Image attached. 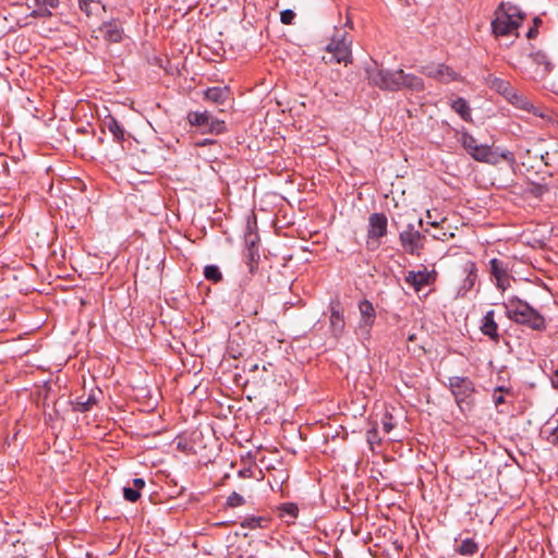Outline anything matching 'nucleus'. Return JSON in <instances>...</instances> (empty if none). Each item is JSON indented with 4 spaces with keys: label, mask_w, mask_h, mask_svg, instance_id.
Here are the masks:
<instances>
[{
    "label": "nucleus",
    "mask_w": 558,
    "mask_h": 558,
    "mask_svg": "<svg viewBox=\"0 0 558 558\" xmlns=\"http://www.w3.org/2000/svg\"><path fill=\"white\" fill-rule=\"evenodd\" d=\"M368 81L369 84L381 90H409L412 93H422L425 90V83L421 76L407 73L402 69H379L368 74Z\"/></svg>",
    "instance_id": "1"
},
{
    "label": "nucleus",
    "mask_w": 558,
    "mask_h": 558,
    "mask_svg": "<svg viewBox=\"0 0 558 558\" xmlns=\"http://www.w3.org/2000/svg\"><path fill=\"white\" fill-rule=\"evenodd\" d=\"M502 306L505 307L507 318L515 325L538 333H543L547 330L548 324L545 316L525 300L512 295L502 303Z\"/></svg>",
    "instance_id": "2"
},
{
    "label": "nucleus",
    "mask_w": 558,
    "mask_h": 558,
    "mask_svg": "<svg viewBox=\"0 0 558 558\" xmlns=\"http://www.w3.org/2000/svg\"><path fill=\"white\" fill-rule=\"evenodd\" d=\"M459 410L470 412L474 409L475 395L477 393L475 383L468 376H451L447 385Z\"/></svg>",
    "instance_id": "3"
},
{
    "label": "nucleus",
    "mask_w": 558,
    "mask_h": 558,
    "mask_svg": "<svg viewBox=\"0 0 558 558\" xmlns=\"http://www.w3.org/2000/svg\"><path fill=\"white\" fill-rule=\"evenodd\" d=\"M186 121L201 134L220 135L228 131L226 122L214 117L207 110L189 111Z\"/></svg>",
    "instance_id": "4"
},
{
    "label": "nucleus",
    "mask_w": 558,
    "mask_h": 558,
    "mask_svg": "<svg viewBox=\"0 0 558 558\" xmlns=\"http://www.w3.org/2000/svg\"><path fill=\"white\" fill-rule=\"evenodd\" d=\"M352 38L343 29H336L329 44L326 46V51L331 53L329 62L344 63L348 65L353 62L352 57ZM328 63V61H326Z\"/></svg>",
    "instance_id": "5"
},
{
    "label": "nucleus",
    "mask_w": 558,
    "mask_h": 558,
    "mask_svg": "<svg viewBox=\"0 0 558 558\" xmlns=\"http://www.w3.org/2000/svg\"><path fill=\"white\" fill-rule=\"evenodd\" d=\"M474 160L486 162L490 165H497L501 159L508 163L515 162V156L510 150H500L498 147L493 148L486 144H477L473 146L470 153H468Z\"/></svg>",
    "instance_id": "6"
},
{
    "label": "nucleus",
    "mask_w": 558,
    "mask_h": 558,
    "mask_svg": "<svg viewBox=\"0 0 558 558\" xmlns=\"http://www.w3.org/2000/svg\"><path fill=\"white\" fill-rule=\"evenodd\" d=\"M328 311L330 336L337 341H339L343 337L347 328V322L344 316L345 311L339 296L330 299L328 304Z\"/></svg>",
    "instance_id": "7"
},
{
    "label": "nucleus",
    "mask_w": 558,
    "mask_h": 558,
    "mask_svg": "<svg viewBox=\"0 0 558 558\" xmlns=\"http://www.w3.org/2000/svg\"><path fill=\"white\" fill-rule=\"evenodd\" d=\"M399 241L404 252L412 256H420L425 247L426 236L415 229L413 223L399 233Z\"/></svg>",
    "instance_id": "8"
},
{
    "label": "nucleus",
    "mask_w": 558,
    "mask_h": 558,
    "mask_svg": "<svg viewBox=\"0 0 558 558\" xmlns=\"http://www.w3.org/2000/svg\"><path fill=\"white\" fill-rule=\"evenodd\" d=\"M531 46L529 58L532 64L535 65L533 71H529V75L534 81H541L547 77L554 69V64L549 61L548 56L543 50H534V46Z\"/></svg>",
    "instance_id": "9"
},
{
    "label": "nucleus",
    "mask_w": 558,
    "mask_h": 558,
    "mask_svg": "<svg viewBox=\"0 0 558 558\" xmlns=\"http://www.w3.org/2000/svg\"><path fill=\"white\" fill-rule=\"evenodd\" d=\"M388 232V218L384 213H373L368 217V227H367V239L368 244L373 242H377V246L379 245V240L387 235Z\"/></svg>",
    "instance_id": "10"
},
{
    "label": "nucleus",
    "mask_w": 558,
    "mask_h": 558,
    "mask_svg": "<svg viewBox=\"0 0 558 558\" xmlns=\"http://www.w3.org/2000/svg\"><path fill=\"white\" fill-rule=\"evenodd\" d=\"M357 308L360 312V320L357 327L367 338H369L372 328L374 327L377 317L376 310L373 303L365 298L359 301Z\"/></svg>",
    "instance_id": "11"
},
{
    "label": "nucleus",
    "mask_w": 558,
    "mask_h": 558,
    "mask_svg": "<svg viewBox=\"0 0 558 558\" xmlns=\"http://www.w3.org/2000/svg\"><path fill=\"white\" fill-rule=\"evenodd\" d=\"M489 274L495 280L497 289L501 292H505L510 287L512 277L509 274V267L505 262L498 258H492L489 260Z\"/></svg>",
    "instance_id": "12"
},
{
    "label": "nucleus",
    "mask_w": 558,
    "mask_h": 558,
    "mask_svg": "<svg viewBox=\"0 0 558 558\" xmlns=\"http://www.w3.org/2000/svg\"><path fill=\"white\" fill-rule=\"evenodd\" d=\"M99 32L102 38L111 44H119L123 40L124 28L120 19H111L105 21L99 26Z\"/></svg>",
    "instance_id": "13"
},
{
    "label": "nucleus",
    "mask_w": 558,
    "mask_h": 558,
    "mask_svg": "<svg viewBox=\"0 0 558 558\" xmlns=\"http://www.w3.org/2000/svg\"><path fill=\"white\" fill-rule=\"evenodd\" d=\"M481 332L486 336L490 341L498 343L500 341L499 326L495 319V311L489 310L481 319Z\"/></svg>",
    "instance_id": "14"
},
{
    "label": "nucleus",
    "mask_w": 558,
    "mask_h": 558,
    "mask_svg": "<svg viewBox=\"0 0 558 558\" xmlns=\"http://www.w3.org/2000/svg\"><path fill=\"white\" fill-rule=\"evenodd\" d=\"M241 311L246 317L256 316L263 308L262 295L254 296L252 293H242L240 298Z\"/></svg>",
    "instance_id": "15"
},
{
    "label": "nucleus",
    "mask_w": 558,
    "mask_h": 558,
    "mask_svg": "<svg viewBox=\"0 0 558 558\" xmlns=\"http://www.w3.org/2000/svg\"><path fill=\"white\" fill-rule=\"evenodd\" d=\"M428 77H432L439 83L448 84L460 80V75L449 65L439 63L436 69L425 73Z\"/></svg>",
    "instance_id": "16"
},
{
    "label": "nucleus",
    "mask_w": 558,
    "mask_h": 558,
    "mask_svg": "<svg viewBox=\"0 0 558 558\" xmlns=\"http://www.w3.org/2000/svg\"><path fill=\"white\" fill-rule=\"evenodd\" d=\"M231 96L229 86H213L203 92L204 100L215 105L225 104Z\"/></svg>",
    "instance_id": "17"
},
{
    "label": "nucleus",
    "mask_w": 558,
    "mask_h": 558,
    "mask_svg": "<svg viewBox=\"0 0 558 558\" xmlns=\"http://www.w3.org/2000/svg\"><path fill=\"white\" fill-rule=\"evenodd\" d=\"M486 84L488 87L499 95L504 96L505 99L510 95V93L514 89L509 81H506L500 77H496L489 74L486 78Z\"/></svg>",
    "instance_id": "18"
},
{
    "label": "nucleus",
    "mask_w": 558,
    "mask_h": 558,
    "mask_svg": "<svg viewBox=\"0 0 558 558\" xmlns=\"http://www.w3.org/2000/svg\"><path fill=\"white\" fill-rule=\"evenodd\" d=\"M495 13L501 14L506 19L518 17L521 21H524L526 17V13L521 11L518 5L512 4L511 2H500Z\"/></svg>",
    "instance_id": "19"
},
{
    "label": "nucleus",
    "mask_w": 558,
    "mask_h": 558,
    "mask_svg": "<svg viewBox=\"0 0 558 558\" xmlns=\"http://www.w3.org/2000/svg\"><path fill=\"white\" fill-rule=\"evenodd\" d=\"M98 403V398L96 397L95 392L92 391L87 398H84V396H80L76 398L74 402H72L73 411L80 412V413H86L90 411L94 405Z\"/></svg>",
    "instance_id": "20"
},
{
    "label": "nucleus",
    "mask_w": 558,
    "mask_h": 558,
    "mask_svg": "<svg viewBox=\"0 0 558 558\" xmlns=\"http://www.w3.org/2000/svg\"><path fill=\"white\" fill-rule=\"evenodd\" d=\"M464 272L466 274L463 283L461 286V290L468 292L473 289L476 279H477V267L476 263L473 260H469L464 265Z\"/></svg>",
    "instance_id": "21"
},
{
    "label": "nucleus",
    "mask_w": 558,
    "mask_h": 558,
    "mask_svg": "<svg viewBox=\"0 0 558 558\" xmlns=\"http://www.w3.org/2000/svg\"><path fill=\"white\" fill-rule=\"evenodd\" d=\"M104 125L109 130V132L113 135L117 142H124V128L113 116L108 114L107 117H105Z\"/></svg>",
    "instance_id": "22"
},
{
    "label": "nucleus",
    "mask_w": 558,
    "mask_h": 558,
    "mask_svg": "<svg viewBox=\"0 0 558 558\" xmlns=\"http://www.w3.org/2000/svg\"><path fill=\"white\" fill-rule=\"evenodd\" d=\"M506 396H514L513 389L511 387L497 386L494 388L492 397L499 413H505V410L501 409V405L506 404Z\"/></svg>",
    "instance_id": "23"
},
{
    "label": "nucleus",
    "mask_w": 558,
    "mask_h": 558,
    "mask_svg": "<svg viewBox=\"0 0 558 558\" xmlns=\"http://www.w3.org/2000/svg\"><path fill=\"white\" fill-rule=\"evenodd\" d=\"M480 546L474 538L468 537L456 545L454 551L464 557H473L478 553Z\"/></svg>",
    "instance_id": "24"
},
{
    "label": "nucleus",
    "mask_w": 558,
    "mask_h": 558,
    "mask_svg": "<svg viewBox=\"0 0 558 558\" xmlns=\"http://www.w3.org/2000/svg\"><path fill=\"white\" fill-rule=\"evenodd\" d=\"M404 281L411 286L415 292H420L424 287L428 286L427 277L423 275V271L410 270L404 277Z\"/></svg>",
    "instance_id": "25"
},
{
    "label": "nucleus",
    "mask_w": 558,
    "mask_h": 558,
    "mask_svg": "<svg viewBox=\"0 0 558 558\" xmlns=\"http://www.w3.org/2000/svg\"><path fill=\"white\" fill-rule=\"evenodd\" d=\"M278 512L288 524H293L299 514V507L294 502H283L278 507Z\"/></svg>",
    "instance_id": "26"
},
{
    "label": "nucleus",
    "mask_w": 558,
    "mask_h": 558,
    "mask_svg": "<svg viewBox=\"0 0 558 558\" xmlns=\"http://www.w3.org/2000/svg\"><path fill=\"white\" fill-rule=\"evenodd\" d=\"M451 109L457 112L465 122L472 121L471 108L463 97H458L451 102Z\"/></svg>",
    "instance_id": "27"
},
{
    "label": "nucleus",
    "mask_w": 558,
    "mask_h": 558,
    "mask_svg": "<svg viewBox=\"0 0 558 558\" xmlns=\"http://www.w3.org/2000/svg\"><path fill=\"white\" fill-rule=\"evenodd\" d=\"M269 521L268 518L263 515H247L240 522V525L250 530L265 529Z\"/></svg>",
    "instance_id": "28"
},
{
    "label": "nucleus",
    "mask_w": 558,
    "mask_h": 558,
    "mask_svg": "<svg viewBox=\"0 0 558 558\" xmlns=\"http://www.w3.org/2000/svg\"><path fill=\"white\" fill-rule=\"evenodd\" d=\"M506 99L515 108L525 110L527 112L531 110V108H533V104L524 95L520 94L515 88Z\"/></svg>",
    "instance_id": "29"
},
{
    "label": "nucleus",
    "mask_w": 558,
    "mask_h": 558,
    "mask_svg": "<svg viewBox=\"0 0 558 558\" xmlns=\"http://www.w3.org/2000/svg\"><path fill=\"white\" fill-rule=\"evenodd\" d=\"M256 218H253V221L247 220L246 232L244 236V241L246 244V250L257 247L256 243L259 241L258 233L256 232Z\"/></svg>",
    "instance_id": "30"
},
{
    "label": "nucleus",
    "mask_w": 558,
    "mask_h": 558,
    "mask_svg": "<svg viewBox=\"0 0 558 558\" xmlns=\"http://www.w3.org/2000/svg\"><path fill=\"white\" fill-rule=\"evenodd\" d=\"M511 28L508 25V19L497 16L492 21V33L496 37L508 36L511 33Z\"/></svg>",
    "instance_id": "31"
},
{
    "label": "nucleus",
    "mask_w": 558,
    "mask_h": 558,
    "mask_svg": "<svg viewBox=\"0 0 558 558\" xmlns=\"http://www.w3.org/2000/svg\"><path fill=\"white\" fill-rule=\"evenodd\" d=\"M529 112L534 114L535 117L542 118L547 124H556V123H558V116H556L549 109L542 108V107H535L533 105V108H531V110Z\"/></svg>",
    "instance_id": "32"
},
{
    "label": "nucleus",
    "mask_w": 558,
    "mask_h": 558,
    "mask_svg": "<svg viewBox=\"0 0 558 558\" xmlns=\"http://www.w3.org/2000/svg\"><path fill=\"white\" fill-rule=\"evenodd\" d=\"M203 274L207 281L215 284L220 283L223 280L222 272L217 265H206Z\"/></svg>",
    "instance_id": "33"
},
{
    "label": "nucleus",
    "mask_w": 558,
    "mask_h": 558,
    "mask_svg": "<svg viewBox=\"0 0 558 558\" xmlns=\"http://www.w3.org/2000/svg\"><path fill=\"white\" fill-rule=\"evenodd\" d=\"M105 9L100 0H78V8L88 17L95 14L99 8Z\"/></svg>",
    "instance_id": "34"
},
{
    "label": "nucleus",
    "mask_w": 558,
    "mask_h": 558,
    "mask_svg": "<svg viewBox=\"0 0 558 558\" xmlns=\"http://www.w3.org/2000/svg\"><path fill=\"white\" fill-rule=\"evenodd\" d=\"M548 191L549 189L546 184L530 182L527 187L524 190V194L541 199Z\"/></svg>",
    "instance_id": "35"
},
{
    "label": "nucleus",
    "mask_w": 558,
    "mask_h": 558,
    "mask_svg": "<svg viewBox=\"0 0 558 558\" xmlns=\"http://www.w3.org/2000/svg\"><path fill=\"white\" fill-rule=\"evenodd\" d=\"M245 256L247 258L248 271L251 275H254L257 271L260 258L258 247L246 250Z\"/></svg>",
    "instance_id": "36"
},
{
    "label": "nucleus",
    "mask_w": 558,
    "mask_h": 558,
    "mask_svg": "<svg viewBox=\"0 0 558 558\" xmlns=\"http://www.w3.org/2000/svg\"><path fill=\"white\" fill-rule=\"evenodd\" d=\"M244 504H245V498L241 494H239L236 492H232L227 497L225 508H236V507L243 506Z\"/></svg>",
    "instance_id": "37"
},
{
    "label": "nucleus",
    "mask_w": 558,
    "mask_h": 558,
    "mask_svg": "<svg viewBox=\"0 0 558 558\" xmlns=\"http://www.w3.org/2000/svg\"><path fill=\"white\" fill-rule=\"evenodd\" d=\"M459 142L466 153H470L473 146L478 144L477 141L465 130L461 132Z\"/></svg>",
    "instance_id": "38"
},
{
    "label": "nucleus",
    "mask_w": 558,
    "mask_h": 558,
    "mask_svg": "<svg viewBox=\"0 0 558 558\" xmlns=\"http://www.w3.org/2000/svg\"><path fill=\"white\" fill-rule=\"evenodd\" d=\"M142 494L141 490L132 486L123 487V498L129 502H136L140 500Z\"/></svg>",
    "instance_id": "39"
},
{
    "label": "nucleus",
    "mask_w": 558,
    "mask_h": 558,
    "mask_svg": "<svg viewBox=\"0 0 558 558\" xmlns=\"http://www.w3.org/2000/svg\"><path fill=\"white\" fill-rule=\"evenodd\" d=\"M366 440L371 448H373L375 445H380L381 438L379 437L378 429L376 426H373L366 432Z\"/></svg>",
    "instance_id": "40"
},
{
    "label": "nucleus",
    "mask_w": 558,
    "mask_h": 558,
    "mask_svg": "<svg viewBox=\"0 0 558 558\" xmlns=\"http://www.w3.org/2000/svg\"><path fill=\"white\" fill-rule=\"evenodd\" d=\"M543 24V21L539 16L533 17V26L526 33L527 39H535L538 36V28Z\"/></svg>",
    "instance_id": "41"
},
{
    "label": "nucleus",
    "mask_w": 558,
    "mask_h": 558,
    "mask_svg": "<svg viewBox=\"0 0 558 558\" xmlns=\"http://www.w3.org/2000/svg\"><path fill=\"white\" fill-rule=\"evenodd\" d=\"M381 423H383V428H384L385 433H387V434L390 433L395 428L393 416L388 411L385 412Z\"/></svg>",
    "instance_id": "42"
},
{
    "label": "nucleus",
    "mask_w": 558,
    "mask_h": 558,
    "mask_svg": "<svg viewBox=\"0 0 558 558\" xmlns=\"http://www.w3.org/2000/svg\"><path fill=\"white\" fill-rule=\"evenodd\" d=\"M294 19H295V13H294V11H292L290 9H286V10L281 11V13H280V21L282 24L290 25V24H292Z\"/></svg>",
    "instance_id": "43"
},
{
    "label": "nucleus",
    "mask_w": 558,
    "mask_h": 558,
    "mask_svg": "<svg viewBox=\"0 0 558 558\" xmlns=\"http://www.w3.org/2000/svg\"><path fill=\"white\" fill-rule=\"evenodd\" d=\"M29 15L33 17H50L52 13L48 8H38L36 10H33Z\"/></svg>",
    "instance_id": "44"
},
{
    "label": "nucleus",
    "mask_w": 558,
    "mask_h": 558,
    "mask_svg": "<svg viewBox=\"0 0 558 558\" xmlns=\"http://www.w3.org/2000/svg\"><path fill=\"white\" fill-rule=\"evenodd\" d=\"M177 449L185 453H195L193 446L190 445L186 440H179L177 444Z\"/></svg>",
    "instance_id": "45"
},
{
    "label": "nucleus",
    "mask_w": 558,
    "mask_h": 558,
    "mask_svg": "<svg viewBox=\"0 0 558 558\" xmlns=\"http://www.w3.org/2000/svg\"><path fill=\"white\" fill-rule=\"evenodd\" d=\"M39 7H49L56 9L59 5V0H35Z\"/></svg>",
    "instance_id": "46"
},
{
    "label": "nucleus",
    "mask_w": 558,
    "mask_h": 558,
    "mask_svg": "<svg viewBox=\"0 0 558 558\" xmlns=\"http://www.w3.org/2000/svg\"><path fill=\"white\" fill-rule=\"evenodd\" d=\"M423 275L427 277L428 286L434 284L437 279V272L435 269L427 271L426 269L422 270Z\"/></svg>",
    "instance_id": "47"
},
{
    "label": "nucleus",
    "mask_w": 558,
    "mask_h": 558,
    "mask_svg": "<svg viewBox=\"0 0 558 558\" xmlns=\"http://www.w3.org/2000/svg\"><path fill=\"white\" fill-rule=\"evenodd\" d=\"M553 388L558 390V366L551 369V373L548 375Z\"/></svg>",
    "instance_id": "48"
},
{
    "label": "nucleus",
    "mask_w": 558,
    "mask_h": 558,
    "mask_svg": "<svg viewBox=\"0 0 558 558\" xmlns=\"http://www.w3.org/2000/svg\"><path fill=\"white\" fill-rule=\"evenodd\" d=\"M522 22L523 21L518 17L508 19V25L510 26L511 31H517L521 26Z\"/></svg>",
    "instance_id": "49"
},
{
    "label": "nucleus",
    "mask_w": 558,
    "mask_h": 558,
    "mask_svg": "<svg viewBox=\"0 0 558 558\" xmlns=\"http://www.w3.org/2000/svg\"><path fill=\"white\" fill-rule=\"evenodd\" d=\"M132 485L142 492V489L145 487L146 483L143 478L136 477L132 480Z\"/></svg>",
    "instance_id": "50"
},
{
    "label": "nucleus",
    "mask_w": 558,
    "mask_h": 558,
    "mask_svg": "<svg viewBox=\"0 0 558 558\" xmlns=\"http://www.w3.org/2000/svg\"><path fill=\"white\" fill-rule=\"evenodd\" d=\"M217 142L215 140H211V138H205L203 141H199L196 143V146L198 147H203V146H207V145H213V144H216Z\"/></svg>",
    "instance_id": "51"
},
{
    "label": "nucleus",
    "mask_w": 558,
    "mask_h": 558,
    "mask_svg": "<svg viewBox=\"0 0 558 558\" xmlns=\"http://www.w3.org/2000/svg\"><path fill=\"white\" fill-rule=\"evenodd\" d=\"M238 475L240 477H248L252 475V470L251 469H242L238 472Z\"/></svg>",
    "instance_id": "52"
},
{
    "label": "nucleus",
    "mask_w": 558,
    "mask_h": 558,
    "mask_svg": "<svg viewBox=\"0 0 558 558\" xmlns=\"http://www.w3.org/2000/svg\"><path fill=\"white\" fill-rule=\"evenodd\" d=\"M235 523H236V521H231V522H219L217 525H219V526H228V525H230V524H235Z\"/></svg>",
    "instance_id": "53"
},
{
    "label": "nucleus",
    "mask_w": 558,
    "mask_h": 558,
    "mask_svg": "<svg viewBox=\"0 0 558 558\" xmlns=\"http://www.w3.org/2000/svg\"><path fill=\"white\" fill-rule=\"evenodd\" d=\"M444 236H446L445 232L444 233H439V235H434L435 239L442 240V241L445 240Z\"/></svg>",
    "instance_id": "54"
},
{
    "label": "nucleus",
    "mask_w": 558,
    "mask_h": 558,
    "mask_svg": "<svg viewBox=\"0 0 558 558\" xmlns=\"http://www.w3.org/2000/svg\"><path fill=\"white\" fill-rule=\"evenodd\" d=\"M444 236H446L445 232L444 233H439V235H434L435 239L442 240V241L445 240Z\"/></svg>",
    "instance_id": "55"
},
{
    "label": "nucleus",
    "mask_w": 558,
    "mask_h": 558,
    "mask_svg": "<svg viewBox=\"0 0 558 558\" xmlns=\"http://www.w3.org/2000/svg\"><path fill=\"white\" fill-rule=\"evenodd\" d=\"M395 545H396L397 549H400V550L402 549V545L401 544H397V542H395Z\"/></svg>",
    "instance_id": "56"
},
{
    "label": "nucleus",
    "mask_w": 558,
    "mask_h": 558,
    "mask_svg": "<svg viewBox=\"0 0 558 558\" xmlns=\"http://www.w3.org/2000/svg\"><path fill=\"white\" fill-rule=\"evenodd\" d=\"M256 369H257V365L256 364L252 365L251 371H256Z\"/></svg>",
    "instance_id": "57"
},
{
    "label": "nucleus",
    "mask_w": 558,
    "mask_h": 558,
    "mask_svg": "<svg viewBox=\"0 0 558 558\" xmlns=\"http://www.w3.org/2000/svg\"><path fill=\"white\" fill-rule=\"evenodd\" d=\"M432 226H433V227H437V226H438V223H437V222H432Z\"/></svg>",
    "instance_id": "58"
},
{
    "label": "nucleus",
    "mask_w": 558,
    "mask_h": 558,
    "mask_svg": "<svg viewBox=\"0 0 558 558\" xmlns=\"http://www.w3.org/2000/svg\"><path fill=\"white\" fill-rule=\"evenodd\" d=\"M418 225H420V226H422V225H423V220H422V219H420V220H418Z\"/></svg>",
    "instance_id": "59"
}]
</instances>
